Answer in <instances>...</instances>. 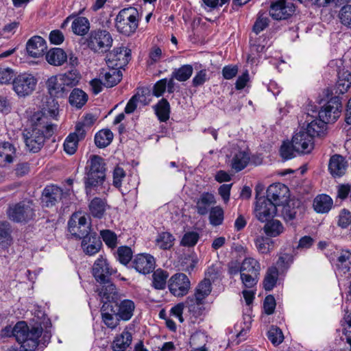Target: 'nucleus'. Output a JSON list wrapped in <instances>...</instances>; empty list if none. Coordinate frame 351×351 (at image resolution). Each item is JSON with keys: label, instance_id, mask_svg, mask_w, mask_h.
<instances>
[{"label": "nucleus", "instance_id": "nucleus-1", "mask_svg": "<svg viewBox=\"0 0 351 351\" xmlns=\"http://www.w3.org/2000/svg\"><path fill=\"white\" fill-rule=\"evenodd\" d=\"M32 126L23 132V138L26 148L37 153L43 147L45 140L54 132L56 125L49 123L47 117L41 112L34 113L32 117Z\"/></svg>", "mask_w": 351, "mask_h": 351}, {"label": "nucleus", "instance_id": "nucleus-2", "mask_svg": "<svg viewBox=\"0 0 351 351\" xmlns=\"http://www.w3.org/2000/svg\"><path fill=\"white\" fill-rule=\"evenodd\" d=\"M342 109L341 99L338 96L332 97L319 111V118L313 119V116L306 115L307 125L305 132L312 140L315 136H321L326 130V124L334 123L340 116Z\"/></svg>", "mask_w": 351, "mask_h": 351}, {"label": "nucleus", "instance_id": "nucleus-3", "mask_svg": "<svg viewBox=\"0 0 351 351\" xmlns=\"http://www.w3.org/2000/svg\"><path fill=\"white\" fill-rule=\"evenodd\" d=\"M10 330L24 351H34L39 344L38 338L43 332L41 326H34L29 329L25 322H17Z\"/></svg>", "mask_w": 351, "mask_h": 351}, {"label": "nucleus", "instance_id": "nucleus-4", "mask_svg": "<svg viewBox=\"0 0 351 351\" xmlns=\"http://www.w3.org/2000/svg\"><path fill=\"white\" fill-rule=\"evenodd\" d=\"M106 163L104 159L98 155H91L85 167V189L90 195L93 188L104 183L106 179Z\"/></svg>", "mask_w": 351, "mask_h": 351}, {"label": "nucleus", "instance_id": "nucleus-5", "mask_svg": "<svg viewBox=\"0 0 351 351\" xmlns=\"http://www.w3.org/2000/svg\"><path fill=\"white\" fill-rule=\"evenodd\" d=\"M139 21V13L136 8L128 7L121 10L115 19L117 30L125 36L135 32Z\"/></svg>", "mask_w": 351, "mask_h": 351}, {"label": "nucleus", "instance_id": "nucleus-6", "mask_svg": "<svg viewBox=\"0 0 351 351\" xmlns=\"http://www.w3.org/2000/svg\"><path fill=\"white\" fill-rule=\"evenodd\" d=\"M113 38L106 29L98 28L91 30L88 34L86 43L88 48L95 53H105L112 46Z\"/></svg>", "mask_w": 351, "mask_h": 351}, {"label": "nucleus", "instance_id": "nucleus-7", "mask_svg": "<svg viewBox=\"0 0 351 351\" xmlns=\"http://www.w3.org/2000/svg\"><path fill=\"white\" fill-rule=\"evenodd\" d=\"M212 291V282L208 278H205L197 285L193 296L187 298L186 303L189 305L191 311H195L197 315H199L204 310L203 305L205 299L210 294Z\"/></svg>", "mask_w": 351, "mask_h": 351}, {"label": "nucleus", "instance_id": "nucleus-8", "mask_svg": "<svg viewBox=\"0 0 351 351\" xmlns=\"http://www.w3.org/2000/svg\"><path fill=\"white\" fill-rule=\"evenodd\" d=\"M7 215L8 218L16 223H27L34 219L35 209L32 202H21L10 206Z\"/></svg>", "mask_w": 351, "mask_h": 351}, {"label": "nucleus", "instance_id": "nucleus-9", "mask_svg": "<svg viewBox=\"0 0 351 351\" xmlns=\"http://www.w3.org/2000/svg\"><path fill=\"white\" fill-rule=\"evenodd\" d=\"M37 79L30 73H21L12 81V89L19 97L30 95L36 89Z\"/></svg>", "mask_w": 351, "mask_h": 351}, {"label": "nucleus", "instance_id": "nucleus-10", "mask_svg": "<svg viewBox=\"0 0 351 351\" xmlns=\"http://www.w3.org/2000/svg\"><path fill=\"white\" fill-rule=\"evenodd\" d=\"M68 230L77 239H83L92 233L90 223L85 216L77 213H73L69 220Z\"/></svg>", "mask_w": 351, "mask_h": 351}, {"label": "nucleus", "instance_id": "nucleus-11", "mask_svg": "<svg viewBox=\"0 0 351 351\" xmlns=\"http://www.w3.org/2000/svg\"><path fill=\"white\" fill-rule=\"evenodd\" d=\"M256 199V203L254 210L255 217L262 223L272 219L277 213V206L275 203L265 199V197H258L257 190Z\"/></svg>", "mask_w": 351, "mask_h": 351}, {"label": "nucleus", "instance_id": "nucleus-12", "mask_svg": "<svg viewBox=\"0 0 351 351\" xmlns=\"http://www.w3.org/2000/svg\"><path fill=\"white\" fill-rule=\"evenodd\" d=\"M295 11L292 0H277L270 5L269 15L277 21L285 20L291 16Z\"/></svg>", "mask_w": 351, "mask_h": 351}, {"label": "nucleus", "instance_id": "nucleus-13", "mask_svg": "<svg viewBox=\"0 0 351 351\" xmlns=\"http://www.w3.org/2000/svg\"><path fill=\"white\" fill-rule=\"evenodd\" d=\"M116 272L117 270L110 266L107 258L103 256L95 261L92 267L93 276L98 283L110 280L111 276Z\"/></svg>", "mask_w": 351, "mask_h": 351}, {"label": "nucleus", "instance_id": "nucleus-14", "mask_svg": "<svg viewBox=\"0 0 351 351\" xmlns=\"http://www.w3.org/2000/svg\"><path fill=\"white\" fill-rule=\"evenodd\" d=\"M168 287L169 291L174 296L182 297L188 293L191 282L185 274L177 273L170 278Z\"/></svg>", "mask_w": 351, "mask_h": 351}, {"label": "nucleus", "instance_id": "nucleus-15", "mask_svg": "<svg viewBox=\"0 0 351 351\" xmlns=\"http://www.w3.org/2000/svg\"><path fill=\"white\" fill-rule=\"evenodd\" d=\"M108 52L106 62L108 67L121 69L129 62L130 57V50L128 51L125 47H117Z\"/></svg>", "mask_w": 351, "mask_h": 351}, {"label": "nucleus", "instance_id": "nucleus-16", "mask_svg": "<svg viewBox=\"0 0 351 351\" xmlns=\"http://www.w3.org/2000/svg\"><path fill=\"white\" fill-rule=\"evenodd\" d=\"M84 123H77L74 132L69 134L64 142V150L69 155L74 154L77 149L78 143L86 136Z\"/></svg>", "mask_w": 351, "mask_h": 351}, {"label": "nucleus", "instance_id": "nucleus-17", "mask_svg": "<svg viewBox=\"0 0 351 351\" xmlns=\"http://www.w3.org/2000/svg\"><path fill=\"white\" fill-rule=\"evenodd\" d=\"M132 267L138 273L146 275L152 273L156 266V261L149 254L142 253L134 256L132 261Z\"/></svg>", "mask_w": 351, "mask_h": 351}, {"label": "nucleus", "instance_id": "nucleus-18", "mask_svg": "<svg viewBox=\"0 0 351 351\" xmlns=\"http://www.w3.org/2000/svg\"><path fill=\"white\" fill-rule=\"evenodd\" d=\"M96 292L103 302H116L119 299L120 295L117 291L115 285L112 282L111 279L99 283L97 287Z\"/></svg>", "mask_w": 351, "mask_h": 351}, {"label": "nucleus", "instance_id": "nucleus-19", "mask_svg": "<svg viewBox=\"0 0 351 351\" xmlns=\"http://www.w3.org/2000/svg\"><path fill=\"white\" fill-rule=\"evenodd\" d=\"M291 143L295 152L302 154H308L313 149L312 138L304 130L295 133L292 138Z\"/></svg>", "mask_w": 351, "mask_h": 351}, {"label": "nucleus", "instance_id": "nucleus-20", "mask_svg": "<svg viewBox=\"0 0 351 351\" xmlns=\"http://www.w3.org/2000/svg\"><path fill=\"white\" fill-rule=\"evenodd\" d=\"M114 308L117 316L122 321H128L132 318L135 309V304L131 300H116V302L110 303Z\"/></svg>", "mask_w": 351, "mask_h": 351}, {"label": "nucleus", "instance_id": "nucleus-21", "mask_svg": "<svg viewBox=\"0 0 351 351\" xmlns=\"http://www.w3.org/2000/svg\"><path fill=\"white\" fill-rule=\"evenodd\" d=\"M64 195L62 189L57 186H47L42 194L41 202L43 206L52 207L59 202Z\"/></svg>", "mask_w": 351, "mask_h": 351}, {"label": "nucleus", "instance_id": "nucleus-22", "mask_svg": "<svg viewBox=\"0 0 351 351\" xmlns=\"http://www.w3.org/2000/svg\"><path fill=\"white\" fill-rule=\"evenodd\" d=\"M100 311L102 322L108 328L111 330L115 329L119 324L121 319L117 316L112 304L109 302H104Z\"/></svg>", "mask_w": 351, "mask_h": 351}, {"label": "nucleus", "instance_id": "nucleus-23", "mask_svg": "<svg viewBox=\"0 0 351 351\" xmlns=\"http://www.w3.org/2000/svg\"><path fill=\"white\" fill-rule=\"evenodd\" d=\"M47 49L45 40L39 36L32 37L26 44V50L29 56L33 58L43 56Z\"/></svg>", "mask_w": 351, "mask_h": 351}, {"label": "nucleus", "instance_id": "nucleus-24", "mask_svg": "<svg viewBox=\"0 0 351 351\" xmlns=\"http://www.w3.org/2000/svg\"><path fill=\"white\" fill-rule=\"evenodd\" d=\"M82 240L81 245L82 250L86 254L89 256H92L97 253L102 245L100 238L95 232H93Z\"/></svg>", "mask_w": 351, "mask_h": 351}, {"label": "nucleus", "instance_id": "nucleus-25", "mask_svg": "<svg viewBox=\"0 0 351 351\" xmlns=\"http://www.w3.org/2000/svg\"><path fill=\"white\" fill-rule=\"evenodd\" d=\"M348 167V162L345 158L339 154H335L330 158L328 170L334 177H341L345 174Z\"/></svg>", "mask_w": 351, "mask_h": 351}, {"label": "nucleus", "instance_id": "nucleus-26", "mask_svg": "<svg viewBox=\"0 0 351 351\" xmlns=\"http://www.w3.org/2000/svg\"><path fill=\"white\" fill-rule=\"evenodd\" d=\"M46 84L48 92L52 97H64L69 91V89L63 83V80H60L59 81L56 76L49 77Z\"/></svg>", "mask_w": 351, "mask_h": 351}, {"label": "nucleus", "instance_id": "nucleus-27", "mask_svg": "<svg viewBox=\"0 0 351 351\" xmlns=\"http://www.w3.org/2000/svg\"><path fill=\"white\" fill-rule=\"evenodd\" d=\"M335 266L339 274L351 276V251L341 250L337 256Z\"/></svg>", "mask_w": 351, "mask_h": 351}, {"label": "nucleus", "instance_id": "nucleus-28", "mask_svg": "<svg viewBox=\"0 0 351 351\" xmlns=\"http://www.w3.org/2000/svg\"><path fill=\"white\" fill-rule=\"evenodd\" d=\"M100 77L104 81V86L111 88L116 86L122 79V73L119 69L108 67V70L103 69Z\"/></svg>", "mask_w": 351, "mask_h": 351}, {"label": "nucleus", "instance_id": "nucleus-29", "mask_svg": "<svg viewBox=\"0 0 351 351\" xmlns=\"http://www.w3.org/2000/svg\"><path fill=\"white\" fill-rule=\"evenodd\" d=\"M215 203L216 200L213 194L208 192L203 193L196 202L197 213L200 215H206L210 211V206Z\"/></svg>", "mask_w": 351, "mask_h": 351}, {"label": "nucleus", "instance_id": "nucleus-30", "mask_svg": "<svg viewBox=\"0 0 351 351\" xmlns=\"http://www.w3.org/2000/svg\"><path fill=\"white\" fill-rule=\"evenodd\" d=\"M287 191V188L284 184L280 183L271 184L267 190V197L265 199H269L270 202L275 203L276 206H277L285 197Z\"/></svg>", "mask_w": 351, "mask_h": 351}, {"label": "nucleus", "instance_id": "nucleus-31", "mask_svg": "<svg viewBox=\"0 0 351 351\" xmlns=\"http://www.w3.org/2000/svg\"><path fill=\"white\" fill-rule=\"evenodd\" d=\"M132 340V333L128 331V327H126L121 334L114 338L112 346L113 351H126V349L131 344Z\"/></svg>", "mask_w": 351, "mask_h": 351}, {"label": "nucleus", "instance_id": "nucleus-32", "mask_svg": "<svg viewBox=\"0 0 351 351\" xmlns=\"http://www.w3.org/2000/svg\"><path fill=\"white\" fill-rule=\"evenodd\" d=\"M250 161V154L245 150H237L234 152L232 160L231 167L236 172L245 169Z\"/></svg>", "mask_w": 351, "mask_h": 351}, {"label": "nucleus", "instance_id": "nucleus-33", "mask_svg": "<svg viewBox=\"0 0 351 351\" xmlns=\"http://www.w3.org/2000/svg\"><path fill=\"white\" fill-rule=\"evenodd\" d=\"M65 51L60 48H53L46 54V60L49 64L53 66H61L67 60Z\"/></svg>", "mask_w": 351, "mask_h": 351}, {"label": "nucleus", "instance_id": "nucleus-34", "mask_svg": "<svg viewBox=\"0 0 351 351\" xmlns=\"http://www.w3.org/2000/svg\"><path fill=\"white\" fill-rule=\"evenodd\" d=\"M107 207L105 199L100 197L93 198L89 203L88 208L90 215L95 217L101 219L104 217Z\"/></svg>", "mask_w": 351, "mask_h": 351}, {"label": "nucleus", "instance_id": "nucleus-35", "mask_svg": "<svg viewBox=\"0 0 351 351\" xmlns=\"http://www.w3.org/2000/svg\"><path fill=\"white\" fill-rule=\"evenodd\" d=\"M332 199L329 195L322 194L317 195L313 202V208L317 213H328L332 206Z\"/></svg>", "mask_w": 351, "mask_h": 351}, {"label": "nucleus", "instance_id": "nucleus-36", "mask_svg": "<svg viewBox=\"0 0 351 351\" xmlns=\"http://www.w3.org/2000/svg\"><path fill=\"white\" fill-rule=\"evenodd\" d=\"M12 229L7 221L0 223V251L6 250L12 243Z\"/></svg>", "mask_w": 351, "mask_h": 351}, {"label": "nucleus", "instance_id": "nucleus-37", "mask_svg": "<svg viewBox=\"0 0 351 351\" xmlns=\"http://www.w3.org/2000/svg\"><path fill=\"white\" fill-rule=\"evenodd\" d=\"M15 154L16 149L11 143L4 142L0 144V166L12 162Z\"/></svg>", "mask_w": 351, "mask_h": 351}, {"label": "nucleus", "instance_id": "nucleus-38", "mask_svg": "<svg viewBox=\"0 0 351 351\" xmlns=\"http://www.w3.org/2000/svg\"><path fill=\"white\" fill-rule=\"evenodd\" d=\"M265 223L263 230L265 234L269 237H278L285 230L282 222L278 219H272Z\"/></svg>", "mask_w": 351, "mask_h": 351}, {"label": "nucleus", "instance_id": "nucleus-39", "mask_svg": "<svg viewBox=\"0 0 351 351\" xmlns=\"http://www.w3.org/2000/svg\"><path fill=\"white\" fill-rule=\"evenodd\" d=\"M71 29L75 35L84 36L88 33L90 29L89 21L86 17L77 16L72 22Z\"/></svg>", "mask_w": 351, "mask_h": 351}, {"label": "nucleus", "instance_id": "nucleus-40", "mask_svg": "<svg viewBox=\"0 0 351 351\" xmlns=\"http://www.w3.org/2000/svg\"><path fill=\"white\" fill-rule=\"evenodd\" d=\"M278 269L276 267H270L267 269L264 280L263 288L266 291H271L276 285L278 280Z\"/></svg>", "mask_w": 351, "mask_h": 351}, {"label": "nucleus", "instance_id": "nucleus-41", "mask_svg": "<svg viewBox=\"0 0 351 351\" xmlns=\"http://www.w3.org/2000/svg\"><path fill=\"white\" fill-rule=\"evenodd\" d=\"M261 264L259 261L252 257H246L241 263V273L260 275Z\"/></svg>", "mask_w": 351, "mask_h": 351}, {"label": "nucleus", "instance_id": "nucleus-42", "mask_svg": "<svg viewBox=\"0 0 351 351\" xmlns=\"http://www.w3.org/2000/svg\"><path fill=\"white\" fill-rule=\"evenodd\" d=\"M87 94L80 88H74L69 96V103L72 106L81 108L87 101Z\"/></svg>", "mask_w": 351, "mask_h": 351}, {"label": "nucleus", "instance_id": "nucleus-43", "mask_svg": "<svg viewBox=\"0 0 351 351\" xmlns=\"http://www.w3.org/2000/svg\"><path fill=\"white\" fill-rule=\"evenodd\" d=\"M113 139V134L109 129L99 131L95 136V143L99 148L108 146Z\"/></svg>", "mask_w": 351, "mask_h": 351}, {"label": "nucleus", "instance_id": "nucleus-44", "mask_svg": "<svg viewBox=\"0 0 351 351\" xmlns=\"http://www.w3.org/2000/svg\"><path fill=\"white\" fill-rule=\"evenodd\" d=\"M154 108L156 114L160 121L166 122L169 119L170 104L166 99H161Z\"/></svg>", "mask_w": 351, "mask_h": 351}, {"label": "nucleus", "instance_id": "nucleus-45", "mask_svg": "<svg viewBox=\"0 0 351 351\" xmlns=\"http://www.w3.org/2000/svg\"><path fill=\"white\" fill-rule=\"evenodd\" d=\"M168 273L161 269H158L152 274V285L156 289L162 290L166 287Z\"/></svg>", "mask_w": 351, "mask_h": 351}, {"label": "nucleus", "instance_id": "nucleus-46", "mask_svg": "<svg viewBox=\"0 0 351 351\" xmlns=\"http://www.w3.org/2000/svg\"><path fill=\"white\" fill-rule=\"evenodd\" d=\"M193 71V69L191 64H184L178 69H175L171 75L179 82H185L191 77Z\"/></svg>", "mask_w": 351, "mask_h": 351}, {"label": "nucleus", "instance_id": "nucleus-47", "mask_svg": "<svg viewBox=\"0 0 351 351\" xmlns=\"http://www.w3.org/2000/svg\"><path fill=\"white\" fill-rule=\"evenodd\" d=\"M254 243L258 252L262 254L269 253L274 248V241L267 237H258Z\"/></svg>", "mask_w": 351, "mask_h": 351}, {"label": "nucleus", "instance_id": "nucleus-48", "mask_svg": "<svg viewBox=\"0 0 351 351\" xmlns=\"http://www.w3.org/2000/svg\"><path fill=\"white\" fill-rule=\"evenodd\" d=\"M80 79V73L77 69H71L62 75L60 78V80H63V83L69 89L70 87L76 86Z\"/></svg>", "mask_w": 351, "mask_h": 351}, {"label": "nucleus", "instance_id": "nucleus-49", "mask_svg": "<svg viewBox=\"0 0 351 351\" xmlns=\"http://www.w3.org/2000/svg\"><path fill=\"white\" fill-rule=\"evenodd\" d=\"M174 237L168 232L160 233L156 239V245L161 249L169 250L174 244Z\"/></svg>", "mask_w": 351, "mask_h": 351}, {"label": "nucleus", "instance_id": "nucleus-50", "mask_svg": "<svg viewBox=\"0 0 351 351\" xmlns=\"http://www.w3.org/2000/svg\"><path fill=\"white\" fill-rule=\"evenodd\" d=\"M224 212L221 207H212L209 211V221L212 226H218L223 223Z\"/></svg>", "mask_w": 351, "mask_h": 351}, {"label": "nucleus", "instance_id": "nucleus-51", "mask_svg": "<svg viewBox=\"0 0 351 351\" xmlns=\"http://www.w3.org/2000/svg\"><path fill=\"white\" fill-rule=\"evenodd\" d=\"M100 236L105 244L111 249L117 245V236L110 230H102L100 231Z\"/></svg>", "mask_w": 351, "mask_h": 351}, {"label": "nucleus", "instance_id": "nucleus-52", "mask_svg": "<svg viewBox=\"0 0 351 351\" xmlns=\"http://www.w3.org/2000/svg\"><path fill=\"white\" fill-rule=\"evenodd\" d=\"M132 251L130 247L121 246L117 250V259L123 265H126L132 261Z\"/></svg>", "mask_w": 351, "mask_h": 351}, {"label": "nucleus", "instance_id": "nucleus-53", "mask_svg": "<svg viewBox=\"0 0 351 351\" xmlns=\"http://www.w3.org/2000/svg\"><path fill=\"white\" fill-rule=\"evenodd\" d=\"M268 339L275 346L281 343L284 339V335L282 330L276 327L272 326L267 332Z\"/></svg>", "mask_w": 351, "mask_h": 351}, {"label": "nucleus", "instance_id": "nucleus-54", "mask_svg": "<svg viewBox=\"0 0 351 351\" xmlns=\"http://www.w3.org/2000/svg\"><path fill=\"white\" fill-rule=\"evenodd\" d=\"M339 18L344 26L351 28V5L348 4L341 8Z\"/></svg>", "mask_w": 351, "mask_h": 351}, {"label": "nucleus", "instance_id": "nucleus-55", "mask_svg": "<svg viewBox=\"0 0 351 351\" xmlns=\"http://www.w3.org/2000/svg\"><path fill=\"white\" fill-rule=\"evenodd\" d=\"M14 71L9 67L0 68V84H8L15 77Z\"/></svg>", "mask_w": 351, "mask_h": 351}, {"label": "nucleus", "instance_id": "nucleus-56", "mask_svg": "<svg viewBox=\"0 0 351 351\" xmlns=\"http://www.w3.org/2000/svg\"><path fill=\"white\" fill-rule=\"evenodd\" d=\"M125 176L126 173L124 169L119 166H117L112 172L113 186L121 190L122 180L125 178Z\"/></svg>", "mask_w": 351, "mask_h": 351}, {"label": "nucleus", "instance_id": "nucleus-57", "mask_svg": "<svg viewBox=\"0 0 351 351\" xmlns=\"http://www.w3.org/2000/svg\"><path fill=\"white\" fill-rule=\"evenodd\" d=\"M259 276L258 274H247L241 273V280L243 285V286L246 288H252L254 287L259 278Z\"/></svg>", "mask_w": 351, "mask_h": 351}, {"label": "nucleus", "instance_id": "nucleus-58", "mask_svg": "<svg viewBox=\"0 0 351 351\" xmlns=\"http://www.w3.org/2000/svg\"><path fill=\"white\" fill-rule=\"evenodd\" d=\"M199 240V234L195 232H189L184 234L180 244L185 247L194 246Z\"/></svg>", "mask_w": 351, "mask_h": 351}, {"label": "nucleus", "instance_id": "nucleus-59", "mask_svg": "<svg viewBox=\"0 0 351 351\" xmlns=\"http://www.w3.org/2000/svg\"><path fill=\"white\" fill-rule=\"evenodd\" d=\"M269 19L267 17L263 16V14H259L254 24L253 31L256 34H259L269 25Z\"/></svg>", "mask_w": 351, "mask_h": 351}, {"label": "nucleus", "instance_id": "nucleus-60", "mask_svg": "<svg viewBox=\"0 0 351 351\" xmlns=\"http://www.w3.org/2000/svg\"><path fill=\"white\" fill-rule=\"evenodd\" d=\"M349 225H351V213L346 209H343L339 214L338 226L342 228H346Z\"/></svg>", "mask_w": 351, "mask_h": 351}, {"label": "nucleus", "instance_id": "nucleus-61", "mask_svg": "<svg viewBox=\"0 0 351 351\" xmlns=\"http://www.w3.org/2000/svg\"><path fill=\"white\" fill-rule=\"evenodd\" d=\"M280 151L281 156L285 160L291 159L294 156L293 152L295 150L292 147V143L284 142Z\"/></svg>", "mask_w": 351, "mask_h": 351}, {"label": "nucleus", "instance_id": "nucleus-62", "mask_svg": "<svg viewBox=\"0 0 351 351\" xmlns=\"http://www.w3.org/2000/svg\"><path fill=\"white\" fill-rule=\"evenodd\" d=\"M276 300L273 295H267L264 300L263 308L265 313L267 315H271L274 313L276 308Z\"/></svg>", "mask_w": 351, "mask_h": 351}, {"label": "nucleus", "instance_id": "nucleus-63", "mask_svg": "<svg viewBox=\"0 0 351 351\" xmlns=\"http://www.w3.org/2000/svg\"><path fill=\"white\" fill-rule=\"evenodd\" d=\"M208 80L207 72L206 69L200 70L193 78L192 84L195 87L203 85Z\"/></svg>", "mask_w": 351, "mask_h": 351}, {"label": "nucleus", "instance_id": "nucleus-64", "mask_svg": "<svg viewBox=\"0 0 351 351\" xmlns=\"http://www.w3.org/2000/svg\"><path fill=\"white\" fill-rule=\"evenodd\" d=\"M238 71L239 68L237 65H227L222 69V75L226 80H231L237 75Z\"/></svg>", "mask_w": 351, "mask_h": 351}]
</instances>
